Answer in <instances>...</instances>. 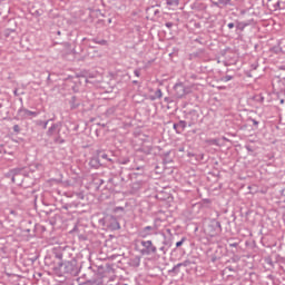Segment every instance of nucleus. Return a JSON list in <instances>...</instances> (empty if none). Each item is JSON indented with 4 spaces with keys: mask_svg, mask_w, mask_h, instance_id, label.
Segmentation results:
<instances>
[{
    "mask_svg": "<svg viewBox=\"0 0 285 285\" xmlns=\"http://www.w3.org/2000/svg\"><path fill=\"white\" fill-rule=\"evenodd\" d=\"M155 230H157V226H146L138 232V235L142 239H146L147 237L156 235L157 233H155Z\"/></svg>",
    "mask_w": 285,
    "mask_h": 285,
    "instance_id": "obj_4",
    "label": "nucleus"
},
{
    "mask_svg": "<svg viewBox=\"0 0 285 285\" xmlns=\"http://www.w3.org/2000/svg\"><path fill=\"white\" fill-rule=\"evenodd\" d=\"M57 35H61V31H57Z\"/></svg>",
    "mask_w": 285,
    "mask_h": 285,
    "instance_id": "obj_37",
    "label": "nucleus"
},
{
    "mask_svg": "<svg viewBox=\"0 0 285 285\" xmlns=\"http://www.w3.org/2000/svg\"><path fill=\"white\" fill-rule=\"evenodd\" d=\"M178 128H181V130H184V129L186 128V121L180 120V121L178 122Z\"/></svg>",
    "mask_w": 285,
    "mask_h": 285,
    "instance_id": "obj_17",
    "label": "nucleus"
},
{
    "mask_svg": "<svg viewBox=\"0 0 285 285\" xmlns=\"http://www.w3.org/2000/svg\"><path fill=\"white\" fill-rule=\"evenodd\" d=\"M140 255H155L157 253V246L153 244V240H141Z\"/></svg>",
    "mask_w": 285,
    "mask_h": 285,
    "instance_id": "obj_2",
    "label": "nucleus"
},
{
    "mask_svg": "<svg viewBox=\"0 0 285 285\" xmlns=\"http://www.w3.org/2000/svg\"><path fill=\"white\" fill-rule=\"evenodd\" d=\"M13 131L21 132V127H19V125H14L13 126Z\"/></svg>",
    "mask_w": 285,
    "mask_h": 285,
    "instance_id": "obj_20",
    "label": "nucleus"
},
{
    "mask_svg": "<svg viewBox=\"0 0 285 285\" xmlns=\"http://www.w3.org/2000/svg\"><path fill=\"white\" fill-rule=\"evenodd\" d=\"M134 75H135V77H140L141 71L139 69H135Z\"/></svg>",
    "mask_w": 285,
    "mask_h": 285,
    "instance_id": "obj_21",
    "label": "nucleus"
},
{
    "mask_svg": "<svg viewBox=\"0 0 285 285\" xmlns=\"http://www.w3.org/2000/svg\"><path fill=\"white\" fill-rule=\"evenodd\" d=\"M277 6H278V8H282V2L278 1V2H277Z\"/></svg>",
    "mask_w": 285,
    "mask_h": 285,
    "instance_id": "obj_34",
    "label": "nucleus"
},
{
    "mask_svg": "<svg viewBox=\"0 0 285 285\" xmlns=\"http://www.w3.org/2000/svg\"><path fill=\"white\" fill-rule=\"evenodd\" d=\"M129 161H130L129 159H125V160L121 161V164L126 165V164H128Z\"/></svg>",
    "mask_w": 285,
    "mask_h": 285,
    "instance_id": "obj_29",
    "label": "nucleus"
},
{
    "mask_svg": "<svg viewBox=\"0 0 285 285\" xmlns=\"http://www.w3.org/2000/svg\"><path fill=\"white\" fill-rule=\"evenodd\" d=\"M159 250L164 252V250H166V247L163 246L159 248Z\"/></svg>",
    "mask_w": 285,
    "mask_h": 285,
    "instance_id": "obj_33",
    "label": "nucleus"
},
{
    "mask_svg": "<svg viewBox=\"0 0 285 285\" xmlns=\"http://www.w3.org/2000/svg\"><path fill=\"white\" fill-rule=\"evenodd\" d=\"M163 96H164V94L161 92V89H157V90L155 91V97H156L157 99H161Z\"/></svg>",
    "mask_w": 285,
    "mask_h": 285,
    "instance_id": "obj_14",
    "label": "nucleus"
},
{
    "mask_svg": "<svg viewBox=\"0 0 285 285\" xmlns=\"http://www.w3.org/2000/svg\"><path fill=\"white\" fill-rule=\"evenodd\" d=\"M174 90H175L177 97H184V95H186V87H184V83H181V82H177L174 86Z\"/></svg>",
    "mask_w": 285,
    "mask_h": 285,
    "instance_id": "obj_6",
    "label": "nucleus"
},
{
    "mask_svg": "<svg viewBox=\"0 0 285 285\" xmlns=\"http://www.w3.org/2000/svg\"><path fill=\"white\" fill-rule=\"evenodd\" d=\"M10 215H13V217H17V212H14V209H11Z\"/></svg>",
    "mask_w": 285,
    "mask_h": 285,
    "instance_id": "obj_28",
    "label": "nucleus"
},
{
    "mask_svg": "<svg viewBox=\"0 0 285 285\" xmlns=\"http://www.w3.org/2000/svg\"><path fill=\"white\" fill-rule=\"evenodd\" d=\"M100 157H101V159H105L106 161H112V159L109 158L107 154H102V155H100Z\"/></svg>",
    "mask_w": 285,
    "mask_h": 285,
    "instance_id": "obj_18",
    "label": "nucleus"
},
{
    "mask_svg": "<svg viewBox=\"0 0 285 285\" xmlns=\"http://www.w3.org/2000/svg\"><path fill=\"white\" fill-rule=\"evenodd\" d=\"M50 121H52V119H49L47 121L38 120V121H36V124H37V126H42L43 130H46V128H48V124H50Z\"/></svg>",
    "mask_w": 285,
    "mask_h": 285,
    "instance_id": "obj_10",
    "label": "nucleus"
},
{
    "mask_svg": "<svg viewBox=\"0 0 285 285\" xmlns=\"http://www.w3.org/2000/svg\"><path fill=\"white\" fill-rule=\"evenodd\" d=\"M12 181H14V177L12 178Z\"/></svg>",
    "mask_w": 285,
    "mask_h": 285,
    "instance_id": "obj_40",
    "label": "nucleus"
},
{
    "mask_svg": "<svg viewBox=\"0 0 285 285\" xmlns=\"http://www.w3.org/2000/svg\"><path fill=\"white\" fill-rule=\"evenodd\" d=\"M208 144H210L212 146H219V140L218 139H210V140H208Z\"/></svg>",
    "mask_w": 285,
    "mask_h": 285,
    "instance_id": "obj_15",
    "label": "nucleus"
},
{
    "mask_svg": "<svg viewBox=\"0 0 285 285\" xmlns=\"http://www.w3.org/2000/svg\"><path fill=\"white\" fill-rule=\"evenodd\" d=\"M13 95L17 97L19 94L17 92V90L13 91Z\"/></svg>",
    "mask_w": 285,
    "mask_h": 285,
    "instance_id": "obj_35",
    "label": "nucleus"
},
{
    "mask_svg": "<svg viewBox=\"0 0 285 285\" xmlns=\"http://www.w3.org/2000/svg\"><path fill=\"white\" fill-rule=\"evenodd\" d=\"M257 68H258L257 63L252 65V70H257Z\"/></svg>",
    "mask_w": 285,
    "mask_h": 285,
    "instance_id": "obj_27",
    "label": "nucleus"
},
{
    "mask_svg": "<svg viewBox=\"0 0 285 285\" xmlns=\"http://www.w3.org/2000/svg\"><path fill=\"white\" fill-rule=\"evenodd\" d=\"M154 14H159V10L156 9V10L154 11Z\"/></svg>",
    "mask_w": 285,
    "mask_h": 285,
    "instance_id": "obj_32",
    "label": "nucleus"
},
{
    "mask_svg": "<svg viewBox=\"0 0 285 285\" xmlns=\"http://www.w3.org/2000/svg\"><path fill=\"white\" fill-rule=\"evenodd\" d=\"M72 197L83 200L86 196L83 195V191H79V193L72 194Z\"/></svg>",
    "mask_w": 285,
    "mask_h": 285,
    "instance_id": "obj_13",
    "label": "nucleus"
},
{
    "mask_svg": "<svg viewBox=\"0 0 285 285\" xmlns=\"http://www.w3.org/2000/svg\"><path fill=\"white\" fill-rule=\"evenodd\" d=\"M130 266H134V268H138V266L141 264V258L134 257L129 261Z\"/></svg>",
    "mask_w": 285,
    "mask_h": 285,
    "instance_id": "obj_9",
    "label": "nucleus"
},
{
    "mask_svg": "<svg viewBox=\"0 0 285 285\" xmlns=\"http://www.w3.org/2000/svg\"><path fill=\"white\" fill-rule=\"evenodd\" d=\"M91 41L98 43V46H108V40H98L97 38H94Z\"/></svg>",
    "mask_w": 285,
    "mask_h": 285,
    "instance_id": "obj_12",
    "label": "nucleus"
},
{
    "mask_svg": "<svg viewBox=\"0 0 285 285\" xmlns=\"http://www.w3.org/2000/svg\"><path fill=\"white\" fill-rule=\"evenodd\" d=\"M233 79V76H225L222 81H225V82H228V81H232Z\"/></svg>",
    "mask_w": 285,
    "mask_h": 285,
    "instance_id": "obj_19",
    "label": "nucleus"
},
{
    "mask_svg": "<svg viewBox=\"0 0 285 285\" xmlns=\"http://www.w3.org/2000/svg\"><path fill=\"white\" fill-rule=\"evenodd\" d=\"M134 83H137V80H134Z\"/></svg>",
    "mask_w": 285,
    "mask_h": 285,
    "instance_id": "obj_39",
    "label": "nucleus"
},
{
    "mask_svg": "<svg viewBox=\"0 0 285 285\" xmlns=\"http://www.w3.org/2000/svg\"><path fill=\"white\" fill-rule=\"evenodd\" d=\"M281 104H284V99H281Z\"/></svg>",
    "mask_w": 285,
    "mask_h": 285,
    "instance_id": "obj_38",
    "label": "nucleus"
},
{
    "mask_svg": "<svg viewBox=\"0 0 285 285\" xmlns=\"http://www.w3.org/2000/svg\"><path fill=\"white\" fill-rule=\"evenodd\" d=\"M109 228H111V230H119V228H121V226L119 225V222L117 220V218L115 217H110L109 218Z\"/></svg>",
    "mask_w": 285,
    "mask_h": 285,
    "instance_id": "obj_8",
    "label": "nucleus"
},
{
    "mask_svg": "<svg viewBox=\"0 0 285 285\" xmlns=\"http://www.w3.org/2000/svg\"><path fill=\"white\" fill-rule=\"evenodd\" d=\"M179 128H180V127H179L178 124H174V130H176V132H178V134L180 132V131H179Z\"/></svg>",
    "mask_w": 285,
    "mask_h": 285,
    "instance_id": "obj_24",
    "label": "nucleus"
},
{
    "mask_svg": "<svg viewBox=\"0 0 285 285\" xmlns=\"http://www.w3.org/2000/svg\"><path fill=\"white\" fill-rule=\"evenodd\" d=\"M59 257V259H61V256H58Z\"/></svg>",
    "mask_w": 285,
    "mask_h": 285,
    "instance_id": "obj_41",
    "label": "nucleus"
},
{
    "mask_svg": "<svg viewBox=\"0 0 285 285\" xmlns=\"http://www.w3.org/2000/svg\"><path fill=\"white\" fill-rule=\"evenodd\" d=\"M0 230H3V222L0 220Z\"/></svg>",
    "mask_w": 285,
    "mask_h": 285,
    "instance_id": "obj_30",
    "label": "nucleus"
},
{
    "mask_svg": "<svg viewBox=\"0 0 285 285\" xmlns=\"http://www.w3.org/2000/svg\"><path fill=\"white\" fill-rule=\"evenodd\" d=\"M18 114L22 117V119H30V117H38L39 116V112L30 111L29 109H26L23 107H21L18 110Z\"/></svg>",
    "mask_w": 285,
    "mask_h": 285,
    "instance_id": "obj_5",
    "label": "nucleus"
},
{
    "mask_svg": "<svg viewBox=\"0 0 285 285\" xmlns=\"http://www.w3.org/2000/svg\"><path fill=\"white\" fill-rule=\"evenodd\" d=\"M249 121H252L253 126H259V121L256 119L250 118Z\"/></svg>",
    "mask_w": 285,
    "mask_h": 285,
    "instance_id": "obj_22",
    "label": "nucleus"
},
{
    "mask_svg": "<svg viewBox=\"0 0 285 285\" xmlns=\"http://www.w3.org/2000/svg\"><path fill=\"white\" fill-rule=\"evenodd\" d=\"M6 220H7V222H12V220L10 219V217H7Z\"/></svg>",
    "mask_w": 285,
    "mask_h": 285,
    "instance_id": "obj_36",
    "label": "nucleus"
},
{
    "mask_svg": "<svg viewBox=\"0 0 285 285\" xmlns=\"http://www.w3.org/2000/svg\"><path fill=\"white\" fill-rule=\"evenodd\" d=\"M184 242H186V237H183L179 242L176 243V248H179V246H183Z\"/></svg>",
    "mask_w": 285,
    "mask_h": 285,
    "instance_id": "obj_16",
    "label": "nucleus"
},
{
    "mask_svg": "<svg viewBox=\"0 0 285 285\" xmlns=\"http://www.w3.org/2000/svg\"><path fill=\"white\" fill-rule=\"evenodd\" d=\"M47 137H57L56 144H63V139H61V122L52 124L47 130Z\"/></svg>",
    "mask_w": 285,
    "mask_h": 285,
    "instance_id": "obj_1",
    "label": "nucleus"
},
{
    "mask_svg": "<svg viewBox=\"0 0 285 285\" xmlns=\"http://www.w3.org/2000/svg\"><path fill=\"white\" fill-rule=\"evenodd\" d=\"M181 266V263H178L177 265L174 266L173 271H177Z\"/></svg>",
    "mask_w": 285,
    "mask_h": 285,
    "instance_id": "obj_26",
    "label": "nucleus"
},
{
    "mask_svg": "<svg viewBox=\"0 0 285 285\" xmlns=\"http://www.w3.org/2000/svg\"><path fill=\"white\" fill-rule=\"evenodd\" d=\"M230 246H232L233 248H237V243H233V244H230Z\"/></svg>",
    "mask_w": 285,
    "mask_h": 285,
    "instance_id": "obj_31",
    "label": "nucleus"
},
{
    "mask_svg": "<svg viewBox=\"0 0 285 285\" xmlns=\"http://www.w3.org/2000/svg\"><path fill=\"white\" fill-rule=\"evenodd\" d=\"M165 26H166V28H168V30H170V28H173L174 23L173 22H166Z\"/></svg>",
    "mask_w": 285,
    "mask_h": 285,
    "instance_id": "obj_23",
    "label": "nucleus"
},
{
    "mask_svg": "<svg viewBox=\"0 0 285 285\" xmlns=\"http://www.w3.org/2000/svg\"><path fill=\"white\" fill-rule=\"evenodd\" d=\"M59 266H63V271L68 275H79V267H77V261L75 259L60 263Z\"/></svg>",
    "mask_w": 285,
    "mask_h": 285,
    "instance_id": "obj_3",
    "label": "nucleus"
},
{
    "mask_svg": "<svg viewBox=\"0 0 285 285\" xmlns=\"http://www.w3.org/2000/svg\"><path fill=\"white\" fill-rule=\"evenodd\" d=\"M227 28H229V30H233V28H235V23L229 22V23L227 24Z\"/></svg>",
    "mask_w": 285,
    "mask_h": 285,
    "instance_id": "obj_25",
    "label": "nucleus"
},
{
    "mask_svg": "<svg viewBox=\"0 0 285 285\" xmlns=\"http://www.w3.org/2000/svg\"><path fill=\"white\" fill-rule=\"evenodd\" d=\"M213 6L216 8H226L227 6H233L232 0H217L216 2H213Z\"/></svg>",
    "mask_w": 285,
    "mask_h": 285,
    "instance_id": "obj_7",
    "label": "nucleus"
},
{
    "mask_svg": "<svg viewBox=\"0 0 285 285\" xmlns=\"http://www.w3.org/2000/svg\"><path fill=\"white\" fill-rule=\"evenodd\" d=\"M166 3L170 8H177V6H179V0H166Z\"/></svg>",
    "mask_w": 285,
    "mask_h": 285,
    "instance_id": "obj_11",
    "label": "nucleus"
}]
</instances>
